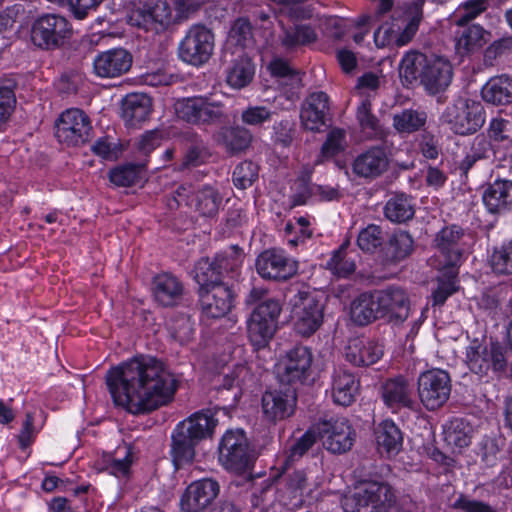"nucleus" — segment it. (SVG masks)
I'll use <instances>...</instances> for the list:
<instances>
[{
	"mask_svg": "<svg viewBox=\"0 0 512 512\" xmlns=\"http://www.w3.org/2000/svg\"><path fill=\"white\" fill-rule=\"evenodd\" d=\"M236 292L228 283L212 285L199 292V303L202 313L208 318H221L234 307Z\"/></svg>",
	"mask_w": 512,
	"mask_h": 512,
	"instance_id": "obj_21",
	"label": "nucleus"
},
{
	"mask_svg": "<svg viewBox=\"0 0 512 512\" xmlns=\"http://www.w3.org/2000/svg\"><path fill=\"white\" fill-rule=\"evenodd\" d=\"M357 121L362 131L371 137H378L383 134L378 118L371 111V102L368 99L362 101L356 111Z\"/></svg>",
	"mask_w": 512,
	"mask_h": 512,
	"instance_id": "obj_56",
	"label": "nucleus"
},
{
	"mask_svg": "<svg viewBox=\"0 0 512 512\" xmlns=\"http://www.w3.org/2000/svg\"><path fill=\"white\" fill-rule=\"evenodd\" d=\"M381 395L385 405L393 412L402 408H414L415 402L409 384L403 377L388 379L382 385Z\"/></svg>",
	"mask_w": 512,
	"mask_h": 512,
	"instance_id": "obj_34",
	"label": "nucleus"
},
{
	"mask_svg": "<svg viewBox=\"0 0 512 512\" xmlns=\"http://www.w3.org/2000/svg\"><path fill=\"white\" fill-rule=\"evenodd\" d=\"M481 94L484 101L493 105L512 103V77L503 74L490 78Z\"/></svg>",
	"mask_w": 512,
	"mask_h": 512,
	"instance_id": "obj_43",
	"label": "nucleus"
},
{
	"mask_svg": "<svg viewBox=\"0 0 512 512\" xmlns=\"http://www.w3.org/2000/svg\"><path fill=\"white\" fill-rule=\"evenodd\" d=\"M488 262L495 274L512 275V241L493 247Z\"/></svg>",
	"mask_w": 512,
	"mask_h": 512,
	"instance_id": "obj_53",
	"label": "nucleus"
},
{
	"mask_svg": "<svg viewBox=\"0 0 512 512\" xmlns=\"http://www.w3.org/2000/svg\"><path fill=\"white\" fill-rule=\"evenodd\" d=\"M207 155L208 153L204 142L195 135L184 153L180 169L201 165L204 163Z\"/></svg>",
	"mask_w": 512,
	"mask_h": 512,
	"instance_id": "obj_59",
	"label": "nucleus"
},
{
	"mask_svg": "<svg viewBox=\"0 0 512 512\" xmlns=\"http://www.w3.org/2000/svg\"><path fill=\"white\" fill-rule=\"evenodd\" d=\"M231 62L232 66L227 74L228 84L237 89L245 87L252 81L255 73V67L249 53L237 54Z\"/></svg>",
	"mask_w": 512,
	"mask_h": 512,
	"instance_id": "obj_46",
	"label": "nucleus"
},
{
	"mask_svg": "<svg viewBox=\"0 0 512 512\" xmlns=\"http://www.w3.org/2000/svg\"><path fill=\"white\" fill-rule=\"evenodd\" d=\"M177 117L194 125H214L227 121L225 107L208 97H189L175 103Z\"/></svg>",
	"mask_w": 512,
	"mask_h": 512,
	"instance_id": "obj_6",
	"label": "nucleus"
},
{
	"mask_svg": "<svg viewBox=\"0 0 512 512\" xmlns=\"http://www.w3.org/2000/svg\"><path fill=\"white\" fill-rule=\"evenodd\" d=\"M313 427L324 448L333 454L346 453L356 440V432L345 417L323 419Z\"/></svg>",
	"mask_w": 512,
	"mask_h": 512,
	"instance_id": "obj_15",
	"label": "nucleus"
},
{
	"mask_svg": "<svg viewBox=\"0 0 512 512\" xmlns=\"http://www.w3.org/2000/svg\"><path fill=\"white\" fill-rule=\"evenodd\" d=\"M483 203L491 214H503L512 210V181L497 179L482 194Z\"/></svg>",
	"mask_w": 512,
	"mask_h": 512,
	"instance_id": "obj_29",
	"label": "nucleus"
},
{
	"mask_svg": "<svg viewBox=\"0 0 512 512\" xmlns=\"http://www.w3.org/2000/svg\"><path fill=\"white\" fill-rule=\"evenodd\" d=\"M427 122L424 111L404 109L393 115V127L399 133L411 134L420 131Z\"/></svg>",
	"mask_w": 512,
	"mask_h": 512,
	"instance_id": "obj_49",
	"label": "nucleus"
},
{
	"mask_svg": "<svg viewBox=\"0 0 512 512\" xmlns=\"http://www.w3.org/2000/svg\"><path fill=\"white\" fill-rule=\"evenodd\" d=\"M453 68L451 63L441 56L429 55L428 65L421 86L430 95L444 92L451 84Z\"/></svg>",
	"mask_w": 512,
	"mask_h": 512,
	"instance_id": "obj_26",
	"label": "nucleus"
},
{
	"mask_svg": "<svg viewBox=\"0 0 512 512\" xmlns=\"http://www.w3.org/2000/svg\"><path fill=\"white\" fill-rule=\"evenodd\" d=\"M219 460L226 469L237 473L245 472L252 466L254 454L242 430H228L223 435Z\"/></svg>",
	"mask_w": 512,
	"mask_h": 512,
	"instance_id": "obj_12",
	"label": "nucleus"
},
{
	"mask_svg": "<svg viewBox=\"0 0 512 512\" xmlns=\"http://www.w3.org/2000/svg\"><path fill=\"white\" fill-rule=\"evenodd\" d=\"M72 27L68 20L57 14L39 17L32 25L31 40L44 50L61 48L71 37Z\"/></svg>",
	"mask_w": 512,
	"mask_h": 512,
	"instance_id": "obj_10",
	"label": "nucleus"
},
{
	"mask_svg": "<svg viewBox=\"0 0 512 512\" xmlns=\"http://www.w3.org/2000/svg\"><path fill=\"white\" fill-rule=\"evenodd\" d=\"M384 242V233L380 226L369 224L363 228L357 237L358 247L367 253H373Z\"/></svg>",
	"mask_w": 512,
	"mask_h": 512,
	"instance_id": "obj_58",
	"label": "nucleus"
},
{
	"mask_svg": "<svg viewBox=\"0 0 512 512\" xmlns=\"http://www.w3.org/2000/svg\"><path fill=\"white\" fill-rule=\"evenodd\" d=\"M105 379L115 405L134 415L167 404L177 390L175 376L153 357H135L113 367Z\"/></svg>",
	"mask_w": 512,
	"mask_h": 512,
	"instance_id": "obj_1",
	"label": "nucleus"
},
{
	"mask_svg": "<svg viewBox=\"0 0 512 512\" xmlns=\"http://www.w3.org/2000/svg\"><path fill=\"white\" fill-rule=\"evenodd\" d=\"M279 40L282 47L287 51H293L301 46L314 43L317 40V34L307 24H296L290 27L283 26Z\"/></svg>",
	"mask_w": 512,
	"mask_h": 512,
	"instance_id": "obj_44",
	"label": "nucleus"
},
{
	"mask_svg": "<svg viewBox=\"0 0 512 512\" xmlns=\"http://www.w3.org/2000/svg\"><path fill=\"white\" fill-rule=\"evenodd\" d=\"M330 270L339 277H347L355 271L356 265L343 244L327 263Z\"/></svg>",
	"mask_w": 512,
	"mask_h": 512,
	"instance_id": "obj_60",
	"label": "nucleus"
},
{
	"mask_svg": "<svg viewBox=\"0 0 512 512\" xmlns=\"http://www.w3.org/2000/svg\"><path fill=\"white\" fill-rule=\"evenodd\" d=\"M281 306L274 299H266L257 305L247 320V335L256 349L268 346L277 330Z\"/></svg>",
	"mask_w": 512,
	"mask_h": 512,
	"instance_id": "obj_5",
	"label": "nucleus"
},
{
	"mask_svg": "<svg viewBox=\"0 0 512 512\" xmlns=\"http://www.w3.org/2000/svg\"><path fill=\"white\" fill-rule=\"evenodd\" d=\"M133 452L128 444L120 445L113 453H104L97 461L100 470L118 478H126L130 473Z\"/></svg>",
	"mask_w": 512,
	"mask_h": 512,
	"instance_id": "obj_39",
	"label": "nucleus"
},
{
	"mask_svg": "<svg viewBox=\"0 0 512 512\" xmlns=\"http://www.w3.org/2000/svg\"><path fill=\"white\" fill-rule=\"evenodd\" d=\"M317 439L314 427L308 429L301 437L297 438L289 447L284 460L282 471L288 472L289 468L299 461L315 444Z\"/></svg>",
	"mask_w": 512,
	"mask_h": 512,
	"instance_id": "obj_51",
	"label": "nucleus"
},
{
	"mask_svg": "<svg viewBox=\"0 0 512 512\" xmlns=\"http://www.w3.org/2000/svg\"><path fill=\"white\" fill-rule=\"evenodd\" d=\"M473 434V426L463 418H454L444 426V441L452 448L468 447Z\"/></svg>",
	"mask_w": 512,
	"mask_h": 512,
	"instance_id": "obj_45",
	"label": "nucleus"
},
{
	"mask_svg": "<svg viewBox=\"0 0 512 512\" xmlns=\"http://www.w3.org/2000/svg\"><path fill=\"white\" fill-rule=\"evenodd\" d=\"M458 290L456 276L453 274L443 275L437 278V287L432 292V305L442 306L448 297Z\"/></svg>",
	"mask_w": 512,
	"mask_h": 512,
	"instance_id": "obj_64",
	"label": "nucleus"
},
{
	"mask_svg": "<svg viewBox=\"0 0 512 512\" xmlns=\"http://www.w3.org/2000/svg\"><path fill=\"white\" fill-rule=\"evenodd\" d=\"M512 52V36L502 37L493 41L484 51L483 63L486 67H492L496 61Z\"/></svg>",
	"mask_w": 512,
	"mask_h": 512,
	"instance_id": "obj_61",
	"label": "nucleus"
},
{
	"mask_svg": "<svg viewBox=\"0 0 512 512\" xmlns=\"http://www.w3.org/2000/svg\"><path fill=\"white\" fill-rule=\"evenodd\" d=\"M215 140L228 152L234 154L249 148L253 135L244 126H223L216 133Z\"/></svg>",
	"mask_w": 512,
	"mask_h": 512,
	"instance_id": "obj_41",
	"label": "nucleus"
},
{
	"mask_svg": "<svg viewBox=\"0 0 512 512\" xmlns=\"http://www.w3.org/2000/svg\"><path fill=\"white\" fill-rule=\"evenodd\" d=\"M384 214L394 223H404L412 219L415 214L412 199L403 193L395 194L386 202Z\"/></svg>",
	"mask_w": 512,
	"mask_h": 512,
	"instance_id": "obj_48",
	"label": "nucleus"
},
{
	"mask_svg": "<svg viewBox=\"0 0 512 512\" xmlns=\"http://www.w3.org/2000/svg\"><path fill=\"white\" fill-rule=\"evenodd\" d=\"M490 4V0H467L460 4L453 17L455 25L470 24L479 15L484 13Z\"/></svg>",
	"mask_w": 512,
	"mask_h": 512,
	"instance_id": "obj_55",
	"label": "nucleus"
},
{
	"mask_svg": "<svg viewBox=\"0 0 512 512\" xmlns=\"http://www.w3.org/2000/svg\"><path fill=\"white\" fill-rule=\"evenodd\" d=\"M219 483L211 478L192 482L185 489L180 499L182 512H204L217 498Z\"/></svg>",
	"mask_w": 512,
	"mask_h": 512,
	"instance_id": "obj_20",
	"label": "nucleus"
},
{
	"mask_svg": "<svg viewBox=\"0 0 512 512\" xmlns=\"http://www.w3.org/2000/svg\"><path fill=\"white\" fill-rule=\"evenodd\" d=\"M429 55L417 50L406 52L399 63V77L403 86L421 85L428 65Z\"/></svg>",
	"mask_w": 512,
	"mask_h": 512,
	"instance_id": "obj_30",
	"label": "nucleus"
},
{
	"mask_svg": "<svg viewBox=\"0 0 512 512\" xmlns=\"http://www.w3.org/2000/svg\"><path fill=\"white\" fill-rule=\"evenodd\" d=\"M313 355L303 345H296L288 350L279 364L278 376L282 383L290 386L304 384L312 374Z\"/></svg>",
	"mask_w": 512,
	"mask_h": 512,
	"instance_id": "obj_16",
	"label": "nucleus"
},
{
	"mask_svg": "<svg viewBox=\"0 0 512 512\" xmlns=\"http://www.w3.org/2000/svg\"><path fill=\"white\" fill-rule=\"evenodd\" d=\"M332 398L335 404L350 406L359 392V380L349 370L338 367L332 375Z\"/></svg>",
	"mask_w": 512,
	"mask_h": 512,
	"instance_id": "obj_32",
	"label": "nucleus"
},
{
	"mask_svg": "<svg viewBox=\"0 0 512 512\" xmlns=\"http://www.w3.org/2000/svg\"><path fill=\"white\" fill-rule=\"evenodd\" d=\"M455 50L461 56H467L479 50L487 43L490 32L479 24L456 25Z\"/></svg>",
	"mask_w": 512,
	"mask_h": 512,
	"instance_id": "obj_31",
	"label": "nucleus"
},
{
	"mask_svg": "<svg viewBox=\"0 0 512 512\" xmlns=\"http://www.w3.org/2000/svg\"><path fill=\"white\" fill-rule=\"evenodd\" d=\"M441 119L454 133L468 135L483 126L485 111L479 102L458 99L446 107Z\"/></svg>",
	"mask_w": 512,
	"mask_h": 512,
	"instance_id": "obj_9",
	"label": "nucleus"
},
{
	"mask_svg": "<svg viewBox=\"0 0 512 512\" xmlns=\"http://www.w3.org/2000/svg\"><path fill=\"white\" fill-rule=\"evenodd\" d=\"M184 293L182 282L170 273H161L153 279V295L155 301L163 307L178 305Z\"/></svg>",
	"mask_w": 512,
	"mask_h": 512,
	"instance_id": "obj_33",
	"label": "nucleus"
},
{
	"mask_svg": "<svg viewBox=\"0 0 512 512\" xmlns=\"http://www.w3.org/2000/svg\"><path fill=\"white\" fill-rule=\"evenodd\" d=\"M221 410L224 409L201 410L176 425L171 436V456L177 469L190 464L195 457V447L213 435L218 423L215 416Z\"/></svg>",
	"mask_w": 512,
	"mask_h": 512,
	"instance_id": "obj_2",
	"label": "nucleus"
},
{
	"mask_svg": "<svg viewBox=\"0 0 512 512\" xmlns=\"http://www.w3.org/2000/svg\"><path fill=\"white\" fill-rule=\"evenodd\" d=\"M466 363L469 369L478 375H487L490 370L495 373L503 372L507 368V358L504 348L499 344L490 347L474 341L466 349Z\"/></svg>",
	"mask_w": 512,
	"mask_h": 512,
	"instance_id": "obj_17",
	"label": "nucleus"
},
{
	"mask_svg": "<svg viewBox=\"0 0 512 512\" xmlns=\"http://www.w3.org/2000/svg\"><path fill=\"white\" fill-rule=\"evenodd\" d=\"M493 154L491 141L484 134H478L472 141L469 151L459 164L463 175L468 177L473 167Z\"/></svg>",
	"mask_w": 512,
	"mask_h": 512,
	"instance_id": "obj_47",
	"label": "nucleus"
},
{
	"mask_svg": "<svg viewBox=\"0 0 512 512\" xmlns=\"http://www.w3.org/2000/svg\"><path fill=\"white\" fill-rule=\"evenodd\" d=\"M396 500L395 490L388 482L368 481L345 495L341 506L345 512H392Z\"/></svg>",
	"mask_w": 512,
	"mask_h": 512,
	"instance_id": "obj_3",
	"label": "nucleus"
},
{
	"mask_svg": "<svg viewBox=\"0 0 512 512\" xmlns=\"http://www.w3.org/2000/svg\"><path fill=\"white\" fill-rule=\"evenodd\" d=\"M275 114L274 110L265 105H248L241 112V121L250 127H263Z\"/></svg>",
	"mask_w": 512,
	"mask_h": 512,
	"instance_id": "obj_57",
	"label": "nucleus"
},
{
	"mask_svg": "<svg viewBox=\"0 0 512 512\" xmlns=\"http://www.w3.org/2000/svg\"><path fill=\"white\" fill-rule=\"evenodd\" d=\"M133 56L124 48H112L97 54L93 72L97 77L113 79L126 74L132 67Z\"/></svg>",
	"mask_w": 512,
	"mask_h": 512,
	"instance_id": "obj_23",
	"label": "nucleus"
},
{
	"mask_svg": "<svg viewBox=\"0 0 512 512\" xmlns=\"http://www.w3.org/2000/svg\"><path fill=\"white\" fill-rule=\"evenodd\" d=\"M390 165L388 153L383 146H373L360 153L353 161L352 171L365 179H376L384 174Z\"/></svg>",
	"mask_w": 512,
	"mask_h": 512,
	"instance_id": "obj_25",
	"label": "nucleus"
},
{
	"mask_svg": "<svg viewBox=\"0 0 512 512\" xmlns=\"http://www.w3.org/2000/svg\"><path fill=\"white\" fill-rule=\"evenodd\" d=\"M383 355V346L377 341L355 338L346 347V360L355 366H369Z\"/></svg>",
	"mask_w": 512,
	"mask_h": 512,
	"instance_id": "obj_35",
	"label": "nucleus"
},
{
	"mask_svg": "<svg viewBox=\"0 0 512 512\" xmlns=\"http://www.w3.org/2000/svg\"><path fill=\"white\" fill-rule=\"evenodd\" d=\"M169 332L173 339L180 344H185L193 338L194 325L190 317L179 315L170 321Z\"/></svg>",
	"mask_w": 512,
	"mask_h": 512,
	"instance_id": "obj_62",
	"label": "nucleus"
},
{
	"mask_svg": "<svg viewBox=\"0 0 512 512\" xmlns=\"http://www.w3.org/2000/svg\"><path fill=\"white\" fill-rule=\"evenodd\" d=\"M144 171L145 164L143 163H127L112 169L109 179L116 186L129 187L141 181Z\"/></svg>",
	"mask_w": 512,
	"mask_h": 512,
	"instance_id": "obj_50",
	"label": "nucleus"
},
{
	"mask_svg": "<svg viewBox=\"0 0 512 512\" xmlns=\"http://www.w3.org/2000/svg\"><path fill=\"white\" fill-rule=\"evenodd\" d=\"M233 183L240 189H247L258 178V166L252 161L238 164L233 171Z\"/></svg>",
	"mask_w": 512,
	"mask_h": 512,
	"instance_id": "obj_63",
	"label": "nucleus"
},
{
	"mask_svg": "<svg viewBox=\"0 0 512 512\" xmlns=\"http://www.w3.org/2000/svg\"><path fill=\"white\" fill-rule=\"evenodd\" d=\"M226 262V258L217 256L213 260L201 258L196 263L194 279L199 284V292L211 288L212 285L225 283L222 281V273Z\"/></svg>",
	"mask_w": 512,
	"mask_h": 512,
	"instance_id": "obj_40",
	"label": "nucleus"
},
{
	"mask_svg": "<svg viewBox=\"0 0 512 512\" xmlns=\"http://www.w3.org/2000/svg\"><path fill=\"white\" fill-rule=\"evenodd\" d=\"M350 316L351 320L359 326L368 325L382 318L376 291L365 292L355 298L351 303Z\"/></svg>",
	"mask_w": 512,
	"mask_h": 512,
	"instance_id": "obj_38",
	"label": "nucleus"
},
{
	"mask_svg": "<svg viewBox=\"0 0 512 512\" xmlns=\"http://www.w3.org/2000/svg\"><path fill=\"white\" fill-rule=\"evenodd\" d=\"M425 0H410L403 4V20L405 26L397 30L393 25L385 23L374 32V42L378 48L390 45L402 47L409 44L415 37L419 25L423 20V6Z\"/></svg>",
	"mask_w": 512,
	"mask_h": 512,
	"instance_id": "obj_4",
	"label": "nucleus"
},
{
	"mask_svg": "<svg viewBox=\"0 0 512 512\" xmlns=\"http://www.w3.org/2000/svg\"><path fill=\"white\" fill-rule=\"evenodd\" d=\"M257 273L267 280L285 281L293 277L298 270L296 261L288 258L277 249H268L260 253L256 259Z\"/></svg>",
	"mask_w": 512,
	"mask_h": 512,
	"instance_id": "obj_19",
	"label": "nucleus"
},
{
	"mask_svg": "<svg viewBox=\"0 0 512 512\" xmlns=\"http://www.w3.org/2000/svg\"><path fill=\"white\" fill-rule=\"evenodd\" d=\"M253 27L246 18H238L232 24L226 41L225 57L240 53H249L254 47Z\"/></svg>",
	"mask_w": 512,
	"mask_h": 512,
	"instance_id": "obj_36",
	"label": "nucleus"
},
{
	"mask_svg": "<svg viewBox=\"0 0 512 512\" xmlns=\"http://www.w3.org/2000/svg\"><path fill=\"white\" fill-rule=\"evenodd\" d=\"M347 146L346 132L340 128H333L327 134L325 142L322 144L319 159L317 163L332 158L342 153Z\"/></svg>",
	"mask_w": 512,
	"mask_h": 512,
	"instance_id": "obj_54",
	"label": "nucleus"
},
{
	"mask_svg": "<svg viewBox=\"0 0 512 512\" xmlns=\"http://www.w3.org/2000/svg\"><path fill=\"white\" fill-rule=\"evenodd\" d=\"M414 251V240L404 230L395 231L381 250V263L384 266H396L407 259Z\"/></svg>",
	"mask_w": 512,
	"mask_h": 512,
	"instance_id": "obj_28",
	"label": "nucleus"
},
{
	"mask_svg": "<svg viewBox=\"0 0 512 512\" xmlns=\"http://www.w3.org/2000/svg\"><path fill=\"white\" fill-rule=\"evenodd\" d=\"M465 230L458 225L442 228L434 239V244L445 258L444 266L454 267L459 264L465 246Z\"/></svg>",
	"mask_w": 512,
	"mask_h": 512,
	"instance_id": "obj_24",
	"label": "nucleus"
},
{
	"mask_svg": "<svg viewBox=\"0 0 512 512\" xmlns=\"http://www.w3.org/2000/svg\"><path fill=\"white\" fill-rule=\"evenodd\" d=\"M93 127L89 116L81 109L70 108L55 121V136L67 147H80L92 138Z\"/></svg>",
	"mask_w": 512,
	"mask_h": 512,
	"instance_id": "obj_7",
	"label": "nucleus"
},
{
	"mask_svg": "<svg viewBox=\"0 0 512 512\" xmlns=\"http://www.w3.org/2000/svg\"><path fill=\"white\" fill-rule=\"evenodd\" d=\"M290 303L295 314V331L305 337L314 334L323 323V303L309 290H299Z\"/></svg>",
	"mask_w": 512,
	"mask_h": 512,
	"instance_id": "obj_11",
	"label": "nucleus"
},
{
	"mask_svg": "<svg viewBox=\"0 0 512 512\" xmlns=\"http://www.w3.org/2000/svg\"><path fill=\"white\" fill-rule=\"evenodd\" d=\"M377 450L388 457L397 455L403 445V434L400 428L389 419L380 422L374 430Z\"/></svg>",
	"mask_w": 512,
	"mask_h": 512,
	"instance_id": "obj_37",
	"label": "nucleus"
},
{
	"mask_svg": "<svg viewBox=\"0 0 512 512\" xmlns=\"http://www.w3.org/2000/svg\"><path fill=\"white\" fill-rule=\"evenodd\" d=\"M377 301L382 318L390 322L400 324L406 321L410 315V298L407 291L398 286H389L382 290H376Z\"/></svg>",
	"mask_w": 512,
	"mask_h": 512,
	"instance_id": "obj_22",
	"label": "nucleus"
},
{
	"mask_svg": "<svg viewBox=\"0 0 512 512\" xmlns=\"http://www.w3.org/2000/svg\"><path fill=\"white\" fill-rule=\"evenodd\" d=\"M329 112V97L323 92L311 93L302 105L300 112L301 124L306 130L320 131L326 125Z\"/></svg>",
	"mask_w": 512,
	"mask_h": 512,
	"instance_id": "obj_27",
	"label": "nucleus"
},
{
	"mask_svg": "<svg viewBox=\"0 0 512 512\" xmlns=\"http://www.w3.org/2000/svg\"><path fill=\"white\" fill-rule=\"evenodd\" d=\"M417 386L423 406L429 411H434L449 400L452 389L451 377L445 370L430 369L419 375Z\"/></svg>",
	"mask_w": 512,
	"mask_h": 512,
	"instance_id": "obj_14",
	"label": "nucleus"
},
{
	"mask_svg": "<svg viewBox=\"0 0 512 512\" xmlns=\"http://www.w3.org/2000/svg\"><path fill=\"white\" fill-rule=\"evenodd\" d=\"M215 47L214 33L204 25H193L178 45L179 58L192 66L199 67L207 63Z\"/></svg>",
	"mask_w": 512,
	"mask_h": 512,
	"instance_id": "obj_8",
	"label": "nucleus"
},
{
	"mask_svg": "<svg viewBox=\"0 0 512 512\" xmlns=\"http://www.w3.org/2000/svg\"><path fill=\"white\" fill-rule=\"evenodd\" d=\"M296 122L291 117L275 121L271 127V140L275 146L289 148L296 139Z\"/></svg>",
	"mask_w": 512,
	"mask_h": 512,
	"instance_id": "obj_52",
	"label": "nucleus"
},
{
	"mask_svg": "<svg viewBox=\"0 0 512 512\" xmlns=\"http://www.w3.org/2000/svg\"><path fill=\"white\" fill-rule=\"evenodd\" d=\"M263 417L270 423H277L291 417L297 405V391L294 386L267 390L262 399Z\"/></svg>",
	"mask_w": 512,
	"mask_h": 512,
	"instance_id": "obj_18",
	"label": "nucleus"
},
{
	"mask_svg": "<svg viewBox=\"0 0 512 512\" xmlns=\"http://www.w3.org/2000/svg\"><path fill=\"white\" fill-rule=\"evenodd\" d=\"M151 107V98L146 94H129L123 100V118L130 126L138 125L147 120Z\"/></svg>",
	"mask_w": 512,
	"mask_h": 512,
	"instance_id": "obj_42",
	"label": "nucleus"
},
{
	"mask_svg": "<svg viewBox=\"0 0 512 512\" xmlns=\"http://www.w3.org/2000/svg\"><path fill=\"white\" fill-rule=\"evenodd\" d=\"M222 201V195L213 186L203 185L191 190L190 186L181 185L174 191L169 206L174 208L185 203L200 216L214 217L218 213Z\"/></svg>",
	"mask_w": 512,
	"mask_h": 512,
	"instance_id": "obj_13",
	"label": "nucleus"
}]
</instances>
